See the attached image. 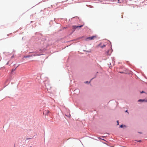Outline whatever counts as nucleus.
I'll use <instances>...</instances> for the list:
<instances>
[{
    "label": "nucleus",
    "instance_id": "nucleus-1",
    "mask_svg": "<svg viewBox=\"0 0 147 147\" xmlns=\"http://www.w3.org/2000/svg\"><path fill=\"white\" fill-rule=\"evenodd\" d=\"M97 37V36L96 35L94 36L91 37H88L87 38V39H89V40H93L94 38H96Z\"/></svg>",
    "mask_w": 147,
    "mask_h": 147
},
{
    "label": "nucleus",
    "instance_id": "nucleus-2",
    "mask_svg": "<svg viewBox=\"0 0 147 147\" xmlns=\"http://www.w3.org/2000/svg\"><path fill=\"white\" fill-rule=\"evenodd\" d=\"M83 26V25H82L80 26H73V28L74 29H76V28H80L81 27H82Z\"/></svg>",
    "mask_w": 147,
    "mask_h": 147
},
{
    "label": "nucleus",
    "instance_id": "nucleus-3",
    "mask_svg": "<svg viewBox=\"0 0 147 147\" xmlns=\"http://www.w3.org/2000/svg\"><path fill=\"white\" fill-rule=\"evenodd\" d=\"M144 101H145L146 102H147V100H142V99H140L138 100V101H142V102H144Z\"/></svg>",
    "mask_w": 147,
    "mask_h": 147
},
{
    "label": "nucleus",
    "instance_id": "nucleus-4",
    "mask_svg": "<svg viewBox=\"0 0 147 147\" xmlns=\"http://www.w3.org/2000/svg\"><path fill=\"white\" fill-rule=\"evenodd\" d=\"M125 127L126 126H125V125H122L120 126V127H121V128H122V127Z\"/></svg>",
    "mask_w": 147,
    "mask_h": 147
},
{
    "label": "nucleus",
    "instance_id": "nucleus-5",
    "mask_svg": "<svg viewBox=\"0 0 147 147\" xmlns=\"http://www.w3.org/2000/svg\"><path fill=\"white\" fill-rule=\"evenodd\" d=\"M18 66H17V67H16V68H15V69H12V70H11V71H12V72H13V71H14L16 70V68H17Z\"/></svg>",
    "mask_w": 147,
    "mask_h": 147
},
{
    "label": "nucleus",
    "instance_id": "nucleus-6",
    "mask_svg": "<svg viewBox=\"0 0 147 147\" xmlns=\"http://www.w3.org/2000/svg\"><path fill=\"white\" fill-rule=\"evenodd\" d=\"M30 57V55H27L25 56L24 57L25 58H28V57Z\"/></svg>",
    "mask_w": 147,
    "mask_h": 147
},
{
    "label": "nucleus",
    "instance_id": "nucleus-7",
    "mask_svg": "<svg viewBox=\"0 0 147 147\" xmlns=\"http://www.w3.org/2000/svg\"><path fill=\"white\" fill-rule=\"evenodd\" d=\"M105 47V45H102V46H101L100 47L101 48H103Z\"/></svg>",
    "mask_w": 147,
    "mask_h": 147
},
{
    "label": "nucleus",
    "instance_id": "nucleus-8",
    "mask_svg": "<svg viewBox=\"0 0 147 147\" xmlns=\"http://www.w3.org/2000/svg\"><path fill=\"white\" fill-rule=\"evenodd\" d=\"M40 54H36V55H34V56H40Z\"/></svg>",
    "mask_w": 147,
    "mask_h": 147
},
{
    "label": "nucleus",
    "instance_id": "nucleus-9",
    "mask_svg": "<svg viewBox=\"0 0 147 147\" xmlns=\"http://www.w3.org/2000/svg\"><path fill=\"white\" fill-rule=\"evenodd\" d=\"M46 111H47V113H49V110H47Z\"/></svg>",
    "mask_w": 147,
    "mask_h": 147
},
{
    "label": "nucleus",
    "instance_id": "nucleus-10",
    "mask_svg": "<svg viewBox=\"0 0 147 147\" xmlns=\"http://www.w3.org/2000/svg\"><path fill=\"white\" fill-rule=\"evenodd\" d=\"M117 125H119L118 121H117Z\"/></svg>",
    "mask_w": 147,
    "mask_h": 147
},
{
    "label": "nucleus",
    "instance_id": "nucleus-11",
    "mask_svg": "<svg viewBox=\"0 0 147 147\" xmlns=\"http://www.w3.org/2000/svg\"><path fill=\"white\" fill-rule=\"evenodd\" d=\"M109 50L108 51H107V55H108V52H109Z\"/></svg>",
    "mask_w": 147,
    "mask_h": 147
},
{
    "label": "nucleus",
    "instance_id": "nucleus-12",
    "mask_svg": "<svg viewBox=\"0 0 147 147\" xmlns=\"http://www.w3.org/2000/svg\"><path fill=\"white\" fill-rule=\"evenodd\" d=\"M85 83H88V81H86V82Z\"/></svg>",
    "mask_w": 147,
    "mask_h": 147
},
{
    "label": "nucleus",
    "instance_id": "nucleus-13",
    "mask_svg": "<svg viewBox=\"0 0 147 147\" xmlns=\"http://www.w3.org/2000/svg\"><path fill=\"white\" fill-rule=\"evenodd\" d=\"M100 44H99L98 45V46H100Z\"/></svg>",
    "mask_w": 147,
    "mask_h": 147
},
{
    "label": "nucleus",
    "instance_id": "nucleus-14",
    "mask_svg": "<svg viewBox=\"0 0 147 147\" xmlns=\"http://www.w3.org/2000/svg\"><path fill=\"white\" fill-rule=\"evenodd\" d=\"M143 92H143V91H142V92H141V93H143Z\"/></svg>",
    "mask_w": 147,
    "mask_h": 147
},
{
    "label": "nucleus",
    "instance_id": "nucleus-15",
    "mask_svg": "<svg viewBox=\"0 0 147 147\" xmlns=\"http://www.w3.org/2000/svg\"><path fill=\"white\" fill-rule=\"evenodd\" d=\"M13 57V56H12L11 57H12V58Z\"/></svg>",
    "mask_w": 147,
    "mask_h": 147
},
{
    "label": "nucleus",
    "instance_id": "nucleus-16",
    "mask_svg": "<svg viewBox=\"0 0 147 147\" xmlns=\"http://www.w3.org/2000/svg\"><path fill=\"white\" fill-rule=\"evenodd\" d=\"M125 112H127V111H125Z\"/></svg>",
    "mask_w": 147,
    "mask_h": 147
},
{
    "label": "nucleus",
    "instance_id": "nucleus-17",
    "mask_svg": "<svg viewBox=\"0 0 147 147\" xmlns=\"http://www.w3.org/2000/svg\"><path fill=\"white\" fill-rule=\"evenodd\" d=\"M140 140L139 141V142H140Z\"/></svg>",
    "mask_w": 147,
    "mask_h": 147
},
{
    "label": "nucleus",
    "instance_id": "nucleus-18",
    "mask_svg": "<svg viewBox=\"0 0 147 147\" xmlns=\"http://www.w3.org/2000/svg\"><path fill=\"white\" fill-rule=\"evenodd\" d=\"M30 147H32L31 146H30Z\"/></svg>",
    "mask_w": 147,
    "mask_h": 147
}]
</instances>
